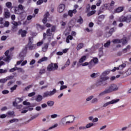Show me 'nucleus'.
<instances>
[{
    "label": "nucleus",
    "mask_w": 131,
    "mask_h": 131,
    "mask_svg": "<svg viewBox=\"0 0 131 131\" xmlns=\"http://www.w3.org/2000/svg\"><path fill=\"white\" fill-rule=\"evenodd\" d=\"M125 66H126V64L125 63H123L121 65H120L119 67V68L120 69V70H122V69L123 68H125Z\"/></svg>",
    "instance_id": "79ce46f5"
},
{
    "label": "nucleus",
    "mask_w": 131,
    "mask_h": 131,
    "mask_svg": "<svg viewBox=\"0 0 131 131\" xmlns=\"http://www.w3.org/2000/svg\"><path fill=\"white\" fill-rule=\"evenodd\" d=\"M97 34L98 36H102V34H103V33L101 31H98L97 32Z\"/></svg>",
    "instance_id": "bf43d9fd"
},
{
    "label": "nucleus",
    "mask_w": 131,
    "mask_h": 131,
    "mask_svg": "<svg viewBox=\"0 0 131 131\" xmlns=\"http://www.w3.org/2000/svg\"><path fill=\"white\" fill-rule=\"evenodd\" d=\"M92 126H94V123H89V124L86 125V128H90V127H92Z\"/></svg>",
    "instance_id": "a19ab883"
},
{
    "label": "nucleus",
    "mask_w": 131,
    "mask_h": 131,
    "mask_svg": "<svg viewBox=\"0 0 131 131\" xmlns=\"http://www.w3.org/2000/svg\"><path fill=\"white\" fill-rule=\"evenodd\" d=\"M65 89H67V86L66 85H61L60 86V91H63V90Z\"/></svg>",
    "instance_id": "0e129e2a"
},
{
    "label": "nucleus",
    "mask_w": 131,
    "mask_h": 131,
    "mask_svg": "<svg viewBox=\"0 0 131 131\" xmlns=\"http://www.w3.org/2000/svg\"><path fill=\"white\" fill-rule=\"evenodd\" d=\"M98 102V98H94L91 101V103L93 104H94V103H97Z\"/></svg>",
    "instance_id": "6e6d98bb"
},
{
    "label": "nucleus",
    "mask_w": 131,
    "mask_h": 131,
    "mask_svg": "<svg viewBox=\"0 0 131 131\" xmlns=\"http://www.w3.org/2000/svg\"><path fill=\"white\" fill-rule=\"evenodd\" d=\"M17 85H14L13 87L10 88V90L11 91V93H13V92H14V91H15L17 89Z\"/></svg>",
    "instance_id": "49530a36"
},
{
    "label": "nucleus",
    "mask_w": 131,
    "mask_h": 131,
    "mask_svg": "<svg viewBox=\"0 0 131 131\" xmlns=\"http://www.w3.org/2000/svg\"><path fill=\"white\" fill-rule=\"evenodd\" d=\"M64 10H65V5H59L57 8L58 12H59V13H63V12H64Z\"/></svg>",
    "instance_id": "0eeeda50"
},
{
    "label": "nucleus",
    "mask_w": 131,
    "mask_h": 131,
    "mask_svg": "<svg viewBox=\"0 0 131 131\" xmlns=\"http://www.w3.org/2000/svg\"><path fill=\"white\" fill-rule=\"evenodd\" d=\"M12 24H13V25H14V27H18V26L19 25L18 23H17V21H13L12 22Z\"/></svg>",
    "instance_id": "13d9d810"
},
{
    "label": "nucleus",
    "mask_w": 131,
    "mask_h": 131,
    "mask_svg": "<svg viewBox=\"0 0 131 131\" xmlns=\"http://www.w3.org/2000/svg\"><path fill=\"white\" fill-rule=\"evenodd\" d=\"M48 48H49V43H45L44 47L42 48V51L43 52H47L48 51Z\"/></svg>",
    "instance_id": "2eb2a0df"
},
{
    "label": "nucleus",
    "mask_w": 131,
    "mask_h": 131,
    "mask_svg": "<svg viewBox=\"0 0 131 131\" xmlns=\"http://www.w3.org/2000/svg\"><path fill=\"white\" fill-rule=\"evenodd\" d=\"M16 70H18V72H24V70L21 68H17Z\"/></svg>",
    "instance_id": "680f3d73"
},
{
    "label": "nucleus",
    "mask_w": 131,
    "mask_h": 131,
    "mask_svg": "<svg viewBox=\"0 0 131 131\" xmlns=\"http://www.w3.org/2000/svg\"><path fill=\"white\" fill-rule=\"evenodd\" d=\"M35 17V14H33V15H28L27 17V20L28 21H30L32 18H34Z\"/></svg>",
    "instance_id": "e433bc0d"
},
{
    "label": "nucleus",
    "mask_w": 131,
    "mask_h": 131,
    "mask_svg": "<svg viewBox=\"0 0 131 131\" xmlns=\"http://www.w3.org/2000/svg\"><path fill=\"white\" fill-rule=\"evenodd\" d=\"M93 98H94V96H91L86 98V101L89 102V101H91V100H92V99H93Z\"/></svg>",
    "instance_id": "338daca9"
},
{
    "label": "nucleus",
    "mask_w": 131,
    "mask_h": 131,
    "mask_svg": "<svg viewBox=\"0 0 131 131\" xmlns=\"http://www.w3.org/2000/svg\"><path fill=\"white\" fill-rule=\"evenodd\" d=\"M7 78L0 79V82H1V83H5V82H7Z\"/></svg>",
    "instance_id": "8fccbe9b"
},
{
    "label": "nucleus",
    "mask_w": 131,
    "mask_h": 131,
    "mask_svg": "<svg viewBox=\"0 0 131 131\" xmlns=\"http://www.w3.org/2000/svg\"><path fill=\"white\" fill-rule=\"evenodd\" d=\"M114 31H115L114 28L111 29L109 32H106L105 33V37H109L110 36H111V35H112V33H113Z\"/></svg>",
    "instance_id": "1a4fd4ad"
},
{
    "label": "nucleus",
    "mask_w": 131,
    "mask_h": 131,
    "mask_svg": "<svg viewBox=\"0 0 131 131\" xmlns=\"http://www.w3.org/2000/svg\"><path fill=\"white\" fill-rule=\"evenodd\" d=\"M67 117H65L64 118H62L61 120V122L63 125H67L66 122H67Z\"/></svg>",
    "instance_id": "4be33fe9"
},
{
    "label": "nucleus",
    "mask_w": 131,
    "mask_h": 131,
    "mask_svg": "<svg viewBox=\"0 0 131 131\" xmlns=\"http://www.w3.org/2000/svg\"><path fill=\"white\" fill-rule=\"evenodd\" d=\"M54 104H55V102H54V101L50 100L47 102V105L49 107H53V106H54Z\"/></svg>",
    "instance_id": "6ab92c4d"
},
{
    "label": "nucleus",
    "mask_w": 131,
    "mask_h": 131,
    "mask_svg": "<svg viewBox=\"0 0 131 131\" xmlns=\"http://www.w3.org/2000/svg\"><path fill=\"white\" fill-rule=\"evenodd\" d=\"M109 73H110V71H105L104 72H103L102 74V76H106V75L109 74Z\"/></svg>",
    "instance_id": "c03bdc74"
},
{
    "label": "nucleus",
    "mask_w": 131,
    "mask_h": 131,
    "mask_svg": "<svg viewBox=\"0 0 131 131\" xmlns=\"http://www.w3.org/2000/svg\"><path fill=\"white\" fill-rule=\"evenodd\" d=\"M118 90V87L117 85L115 84H111L108 89H106L104 91L101 92L99 94V97H102V96H104L107 94H110V93H112V92H115V91H117Z\"/></svg>",
    "instance_id": "f257e3e1"
},
{
    "label": "nucleus",
    "mask_w": 131,
    "mask_h": 131,
    "mask_svg": "<svg viewBox=\"0 0 131 131\" xmlns=\"http://www.w3.org/2000/svg\"><path fill=\"white\" fill-rule=\"evenodd\" d=\"M10 25V23L9 21H5V23H3L2 25H1L0 27L1 28H4V27H9Z\"/></svg>",
    "instance_id": "dca6fc26"
},
{
    "label": "nucleus",
    "mask_w": 131,
    "mask_h": 131,
    "mask_svg": "<svg viewBox=\"0 0 131 131\" xmlns=\"http://www.w3.org/2000/svg\"><path fill=\"white\" fill-rule=\"evenodd\" d=\"M6 6L8 9H11V8H12V3L7 2L6 4Z\"/></svg>",
    "instance_id": "f704fd0d"
},
{
    "label": "nucleus",
    "mask_w": 131,
    "mask_h": 131,
    "mask_svg": "<svg viewBox=\"0 0 131 131\" xmlns=\"http://www.w3.org/2000/svg\"><path fill=\"white\" fill-rule=\"evenodd\" d=\"M47 60H48V57H43L38 61V63L39 64V63H41V62H43L45 61H47Z\"/></svg>",
    "instance_id": "5701e85b"
},
{
    "label": "nucleus",
    "mask_w": 131,
    "mask_h": 131,
    "mask_svg": "<svg viewBox=\"0 0 131 131\" xmlns=\"http://www.w3.org/2000/svg\"><path fill=\"white\" fill-rule=\"evenodd\" d=\"M4 16L6 18H9L10 17H11V14L10 13V12H9V10H5L4 11Z\"/></svg>",
    "instance_id": "4468645a"
},
{
    "label": "nucleus",
    "mask_w": 131,
    "mask_h": 131,
    "mask_svg": "<svg viewBox=\"0 0 131 131\" xmlns=\"http://www.w3.org/2000/svg\"><path fill=\"white\" fill-rule=\"evenodd\" d=\"M77 22L79 24H82L83 23V19H82L81 16H80V18L77 20Z\"/></svg>",
    "instance_id": "c9c22d12"
},
{
    "label": "nucleus",
    "mask_w": 131,
    "mask_h": 131,
    "mask_svg": "<svg viewBox=\"0 0 131 131\" xmlns=\"http://www.w3.org/2000/svg\"><path fill=\"white\" fill-rule=\"evenodd\" d=\"M58 67L57 63H51L47 67V70L48 71H55V70H58Z\"/></svg>",
    "instance_id": "7ed1b4c3"
},
{
    "label": "nucleus",
    "mask_w": 131,
    "mask_h": 131,
    "mask_svg": "<svg viewBox=\"0 0 131 131\" xmlns=\"http://www.w3.org/2000/svg\"><path fill=\"white\" fill-rule=\"evenodd\" d=\"M107 84V82H102V80H101L100 79L99 80H98L96 83V86L97 87L98 86H101V85H103V86L105 85H106Z\"/></svg>",
    "instance_id": "6e6552de"
},
{
    "label": "nucleus",
    "mask_w": 131,
    "mask_h": 131,
    "mask_svg": "<svg viewBox=\"0 0 131 131\" xmlns=\"http://www.w3.org/2000/svg\"><path fill=\"white\" fill-rule=\"evenodd\" d=\"M131 21V15H128L126 17V22L127 23H129Z\"/></svg>",
    "instance_id": "2f4dec72"
},
{
    "label": "nucleus",
    "mask_w": 131,
    "mask_h": 131,
    "mask_svg": "<svg viewBox=\"0 0 131 131\" xmlns=\"http://www.w3.org/2000/svg\"><path fill=\"white\" fill-rule=\"evenodd\" d=\"M57 93V90L54 89L52 91H46L43 94V98H47V97H52Z\"/></svg>",
    "instance_id": "f03ea898"
},
{
    "label": "nucleus",
    "mask_w": 131,
    "mask_h": 131,
    "mask_svg": "<svg viewBox=\"0 0 131 131\" xmlns=\"http://www.w3.org/2000/svg\"><path fill=\"white\" fill-rule=\"evenodd\" d=\"M24 53L23 52H21L19 54V58H20L21 60H24Z\"/></svg>",
    "instance_id": "de8ad7c7"
},
{
    "label": "nucleus",
    "mask_w": 131,
    "mask_h": 131,
    "mask_svg": "<svg viewBox=\"0 0 131 131\" xmlns=\"http://www.w3.org/2000/svg\"><path fill=\"white\" fill-rule=\"evenodd\" d=\"M32 40H33V37H29V43H28V46H30V45H32Z\"/></svg>",
    "instance_id": "37998d69"
},
{
    "label": "nucleus",
    "mask_w": 131,
    "mask_h": 131,
    "mask_svg": "<svg viewBox=\"0 0 131 131\" xmlns=\"http://www.w3.org/2000/svg\"><path fill=\"white\" fill-rule=\"evenodd\" d=\"M95 14H96V11H92L87 14V16L91 17V16H93V15H95Z\"/></svg>",
    "instance_id": "bb28decb"
},
{
    "label": "nucleus",
    "mask_w": 131,
    "mask_h": 131,
    "mask_svg": "<svg viewBox=\"0 0 131 131\" xmlns=\"http://www.w3.org/2000/svg\"><path fill=\"white\" fill-rule=\"evenodd\" d=\"M126 18L125 16H121L119 18L120 22H126Z\"/></svg>",
    "instance_id": "a878e982"
},
{
    "label": "nucleus",
    "mask_w": 131,
    "mask_h": 131,
    "mask_svg": "<svg viewBox=\"0 0 131 131\" xmlns=\"http://www.w3.org/2000/svg\"><path fill=\"white\" fill-rule=\"evenodd\" d=\"M121 42H122L123 46H125V45H126L127 43V40H126V38H123L120 39Z\"/></svg>",
    "instance_id": "cd10ccee"
},
{
    "label": "nucleus",
    "mask_w": 131,
    "mask_h": 131,
    "mask_svg": "<svg viewBox=\"0 0 131 131\" xmlns=\"http://www.w3.org/2000/svg\"><path fill=\"white\" fill-rule=\"evenodd\" d=\"M86 59V56L85 55H84L79 59V62L83 63V62H84V61H85Z\"/></svg>",
    "instance_id": "aec40b11"
},
{
    "label": "nucleus",
    "mask_w": 131,
    "mask_h": 131,
    "mask_svg": "<svg viewBox=\"0 0 131 131\" xmlns=\"http://www.w3.org/2000/svg\"><path fill=\"white\" fill-rule=\"evenodd\" d=\"M127 75H130L131 74V68H129L126 72Z\"/></svg>",
    "instance_id": "052dcab7"
},
{
    "label": "nucleus",
    "mask_w": 131,
    "mask_h": 131,
    "mask_svg": "<svg viewBox=\"0 0 131 131\" xmlns=\"http://www.w3.org/2000/svg\"><path fill=\"white\" fill-rule=\"evenodd\" d=\"M9 93H10V92L8 90H4L2 91V94H3V95H7L9 94Z\"/></svg>",
    "instance_id": "4d7b16f0"
},
{
    "label": "nucleus",
    "mask_w": 131,
    "mask_h": 131,
    "mask_svg": "<svg viewBox=\"0 0 131 131\" xmlns=\"http://www.w3.org/2000/svg\"><path fill=\"white\" fill-rule=\"evenodd\" d=\"M23 105H25L26 106H30V103L27 102L26 101H25L23 102Z\"/></svg>",
    "instance_id": "5fc2aeb1"
},
{
    "label": "nucleus",
    "mask_w": 131,
    "mask_h": 131,
    "mask_svg": "<svg viewBox=\"0 0 131 131\" xmlns=\"http://www.w3.org/2000/svg\"><path fill=\"white\" fill-rule=\"evenodd\" d=\"M66 117L67 120H68V121L66 122V124H68V123H73L75 119V117L74 116H67Z\"/></svg>",
    "instance_id": "423d86ee"
},
{
    "label": "nucleus",
    "mask_w": 131,
    "mask_h": 131,
    "mask_svg": "<svg viewBox=\"0 0 131 131\" xmlns=\"http://www.w3.org/2000/svg\"><path fill=\"white\" fill-rule=\"evenodd\" d=\"M76 13H77V11L76 10V9H74L73 10H69L68 11V15L71 17H73V14H76Z\"/></svg>",
    "instance_id": "ddd939ff"
},
{
    "label": "nucleus",
    "mask_w": 131,
    "mask_h": 131,
    "mask_svg": "<svg viewBox=\"0 0 131 131\" xmlns=\"http://www.w3.org/2000/svg\"><path fill=\"white\" fill-rule=\"evenodd\" d=\"M35 100L37 102H41V101L42 100V96L40 95H38L35 98Z\"/></svg>",
    "instance_id": "a211bd4d"
},
{
    "label": "nucleus",
    "mask_w": 131,
    "mask_h": 131,
    "mask_svg": "<svg viewBox=\"0 0 131 131\" xmlns=\"http://www.w3.org/2000/svg\"><path fill=\"white\" fill-rule=\"evenodd\" d=\"M82 48H83V43H80L77 45V50L79 51V50H80V49H82Z\"/></svg>",
    "instance_id": "c85d7f7f"
},
{
    "label": "nucleus",
    "mask_w": 131,
    "mask_h": 131,
    "mask_svg": "<svg viewBox=\"0 0 131 131\" xmlns=\"http://www.w3.org/2000/svg\"><path fill=\"white\" fill-rule=\"evenodd\" d=\"M32 88V86L31 85H29V86H27L24 89V92H27L29 91L30 89H31Z\"/></svg>",
    "instance_id": "72a5a7b5"
},
{
    "label": "nucleus",
    "mask_w": 131,
    "mask_h": 131,
    "mask_svg": "<svg viewBox=\"0 0 131 131\" xmlns=\"http://www.w3.org/2000/svg\"><path fill=\"white\" fill-rule=\"evenodd\" d=\"M19 121V119H11L9 121L10 123H13V122H18Z\"/></svg>",
    "instance_id": "4c0bfd02"
},
{
    "label": "nucleus",
    "mask_w": 131,
    "mask_h": 131,
    "mask_svg": "<svg viewBox=\"0 0 131 131\" xmlns=\"http://www.w3.org/2000/svg\"><path fill=\"white\" fill-rule=\"evenodd\" d=\"M18 8H19L21 11H22L23 12H24V7L23 6V5L20 4L17 7Z\"/></svg>",
    "instance_id": "ea45409f"
},
{
    "label": "nucleus",
    "mask_w": 131,
    "mask_h": 131,
    "mask_svg": "<svg viewBox=\"0 0 131 131\" xmlns=\"http://www.w3.org/2000/svg\"><path fill=\"white\" fill-rule=\"evenodd\" d=\"M101 50L99 51V56L101 58L103 56V48H100Z\"/></svg>",
    "instance_id": "09e8293b"
},
{
    "label": "nucleus",
    "mask_w": 131,
    "mask_h": 131,
    "mask_svg": "<svg viewBox=\"0 0 131 131\" xmlns=\"http://www.w3.org/2000/svg\"><path fill=\"white\" fill-rule=\"evenodd\" d=\"M18 34L21 35V37H25L26 36V34H27V31L24 30L23 31L22 29H20L18 31Z\"/></svg>",
    "instance_id": "9b49d317"
},
{
    "label": "nucleus",
    "mask_w": 131,
    "mask_h": 131,
    "mask_svg": "<svg viewBox=\"0 0 131 131\" xmlns=\"http://www.w3.org/2000/svg\"><path fill=\"white\" fill-rule=\"evenodd\" d=\"M111 44V41L108 40L106 43L104 44V48H109L110 45Z\"/></svg>",
    "instance_id": "393cba45"
},
{
    "label": "nucleus",
    "mask_w": 131,
    "mask_h": 131,
    "mask_svg": "<svg viewBox=\"0 0 131 131\" xmlns=\"http://www.w3.org/2000/svg\"><path fill=\"white\" fill-rule=\"evenodd\" d=\"M28 97H33V96H35V92H32L28 94Z\"/></svg>",
    "instance_id": "e2e57ef3"
},
{
    "label": "nucleus",
    "mask_w": 131,
    "mask_h": 131,
    "mask_svg": "<svg viewBox=\"0 0 131 131\" xmlns=\"http://www.w3.org/2000/svg\"><path fill=\"white\" fill-rule=\"evenodd\" d=\"M108 79H109L108 77L105 76H100V80L103 82H104V81H106V80H108Z\"/></svg>",
    "instance_id": "f3484780"
},
{
    "label": "nucleus",
    "mask_w": 131,
    "mask_h": 131,
    "mask_svg": "<svg viewBox=\"0 0 131 131\" xmlns=\"http://www.w3.org/2000/svg\"><path fill=\"white\" fill-rule=\"evenodd\" d=\"M124 9V7H119L114 10V13H121Z\"/></svg>",
    "instance_id": "f8f14e48"
},
{
    "label": "nucleus",
    "mask_w": 131,
    "mask_h": 131,
    "mask_svg": "<svg viewBox=\"0 0 131 131\" xmlns=\"http://www.w3.org/2000/svg\"><path fill=\"white\" fill-rule=\"evenodd\" d=\"M16 70H17V67L16 66H15L14 68H12L11 69H10L9 70V72H14L16 71Z\"/></svg>",
    "instance_id": "603ef678"
},
{
    "label": "nucleus",
    "mask_w": 131,
    "mask_h": 131,
    "mask_svg": "<svg viewBox=\"0 0 131 131\" xmlns=\"http://www.w3.org/2000/svg\"><path fill=\"white\" fill-rule=\"evenodd\" d=\"M120 99H113L111 101L107 102L105 103H104L103 105V107H107V106L112 104H115V103H117L118 102H119Z\"/></svg>",
    "instance_id": "39448f33"
},
{
    "label": "nucleus",
    "mask_w": 131,
    "mask_h": 131,
    "mask_svg": "<svg viewBox=\"0 0 131 131\" xmlns=\"http://www.w3.org/2000/svg\"><path fill=\"white\" fill-rule=\"evenodd\" d=\"M64 65L67 67H68V66H69V65H70V60L69 59H68V60L67 61V62Z\"/></svg>",
    "instance_id": "864d4df0"
},
{
    "label": "nucleus",
    "mask_w": 131,
    "mask_h": 131,
    "mask_svg": "<svg viewBox=\"0 0 131 131\" xmlns=\"http://www.w3.org/2000/svg\"><path fill=\"white\" fill-rule=\"evenodd\" d=\"M47 36H52V31L50 29H48L46 32Z\"/></svg>",
    "instance_id": "7c9ffc66"
},
{
    "label": "nucleus",
    "mask_w": 131,
    "mask_h": 131,
    "mask_svg": "<svg viewBox=\"0 0 131 131\" xmlns=\"http://www.w3.org/2000/svg\"><path fill=\"white\" fill-rule=\"evenodd\" d=\"M57 27L56 26H53L51 28V32H55L56 31V29Z\"/></svg>",
    "instance_id": "3c124183"
},
{
    "label": "nucleus",
    "mask_w": 131,
    "mask_h": 131,
    "mask_svg": "<svg viewBox=\"0 0 131 131\" xmlns=\"http://www.w3.org/2000/svg\"><path fill=\"white\" fill-rule=\"evenodd\" d=\"M14 12L15 14H17V15H22V14L24 13L21 9L18 8L17 7H14Z\"/></svg>",
    "instance_id": "9d476101"
},
{
    "label": "nucleus",
    "mask_w": 131,
    "mask_h": 131,
    "mask_svg": "<svg viewBox=\"0 0 131 131\" xmlns=\"http://www.w3.org/2000/svg\"><path fill=\"white\" fill-rule=\"evenodd\" d=\"M47 21L48 18H47L46 17H44L42 20V22L43 23V24H46V23H47Z\"/></svg>",
    "instance_id": "69168bd1"
},
{
    "label": "nucleus",
    "mask_w": 131,
    "mask_h": 131,
    "mask_svg": "<svg viewBox=\"0 0 131 131\" xmlns=\"http://www.w3.org/2000/svg\"><path fill=\"white\" fill-rule=\"evenodd\" d=\"M90 11H91V5L88 4L86 6L85 13H88V12H90Z\"/></svg>",
    "instance_id": "473e14b6"
},
{
    "label": "nucleus",
    "mask_w": 131,
    "mask_h": 131,
    "mask_svg": "<svg viewBox=\"0 0 131 131\" xmlns=\"http://www.w3.org/2000/svg\"><path fill=\"white\" fill-rule=\"evenodd\" d=\"M4 57V58L3 59V60L4 61H5V62H8V63H9V62H10V60H11L10 58L11 56H6V57L5 58V56H3Z\"/></svg>",
    "instance_id": "412c9836"
},
{
    "label": "nucleus",
    "mask_w": 131,
    "mask_h": 131,
    "mask_svg": "<svg viewBox=\"0 0 131 131\" xmlns=\"http://www.w3.org/2000/svg\"><path fill=\"white\" fill-rule=\"evenodd\" d=\"M7 70L0 69V73H7Z\"/></svg>",
    "instance_id": "774afa93"
},
{
    "label": "nucleus",
    "mask_w": 131,
    "mask_h": 131,
    "mask_svg": "<svg viewBox=\"0 0 131 131\" xmlns=\"http://www.w3.org/2000/svg\"><path fill=\"white\" fill-rule=\"evenodd\" d=\"M98 63H99V59L96 57L93 58L90 62H89V68L91 69L92 67L95 66V65L98 64Z\"/></svg>",
    "instance_id": "20e7f679"
},
{
    "label": "nucleus",
    "mask_w": 131,
    "mask_h": 131,
    "mask_svg": "<svg viewBox=\"0 0 131 131\" xmlns=\"http://www.w3.org/2000/svg\"><path fill=\"white\" fill-rule=\"evenodd\" d=\"M11 30H12V31H13V32H16V31H17V30H18V27L13 26L12 27Z\"/></svg>",
    "instance_id": "a18cd8bd"
},
{
    "label": "nucleus",
    "mask_w": 131,
    "mask_h": 131,
    "mask_svg": "<svg viewBox=\"0 0 131 131\" xmlns=\"http://www.w3.org/2000/svg\"><path fill=\"white\" fill-rule=\"evenodd\" d=\"M112 42L113 43H121V41H120V39H114L113 40Z\"/></svg>",
    "instance_id": "c756f323"
},
{
    "label": "nucleus",
    "mask_w": 131,
    "mask_h": 131,
    "mask_svg": "<svg viewBox=\"0 0 131 131\" xmlns=\"http://www.w3.org/2000/svg\"><path fill=\"white\" fill-rule=\"evenodd\" d=\"M37 29H41V30H44L45 29V26H41L39 24H36Z\"/></svg>",
    "instance_id": "b1692460"
},
{
    "label": "nucleus",
    "mask_w": 131,
    "mask_h": 131,
    "mask_svg": "<svg viewBox=\"0 0 131 131\" xmlns=\"http://www.w3.org/2000/svg\"><path fill=\"white\" fill-rule=\"evenodd\" d=\"M28 48H29V50H33L35 48V45H27Z\"/></svg>",
    "instance_id": "58836bf2"
}]
</instances>
